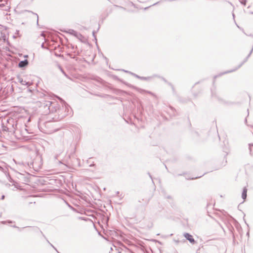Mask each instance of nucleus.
<instances>
[{"instance_id": "obj_1", "label": "nucleus", "mask_w": 253, "mask_h": 253, "mask_svg": "<svg viewBox=\"0 0 253 253\" xmlns=\"http://www.w3.org/2000/svg\"><path fill=\"white\" fill-rule=\"evenodd\" d=\"M184 236L191 243L194 244L195 242L193 236L189 234V233H185L184 234Z\"/></svg>"}, {"instance_id": "obj_2", "label": "nucleus", "mask_w": 253, "mask_h": 253, "mask_svg": "<svg viewBox=\"0 0 253 253\" xmlns=\"http://www.w3.org/2000/svg\"><path fill=\"white\" fill-rule=\"evenodd\" d=\"M28 61L27 60H25L24 61H20L19 63V66L20 67H23L27 66L28 65Z\"/></svg>"}, {"instance_id": "obj_3", "label": "nucleus", "mask_w": 253, "mask_h": 253, "mask_svg": "<svg viewBox=\"0 0 253 253\" xmlns=\"http://www.w3.org/2000/svg\"><path fill=\"white\" fill-rule=\"evenodd\" d=\"M247 189L245 188L243 189V192H242V198L244 200L246 199L247 197Z\"/></svg>"}]
</instances>
